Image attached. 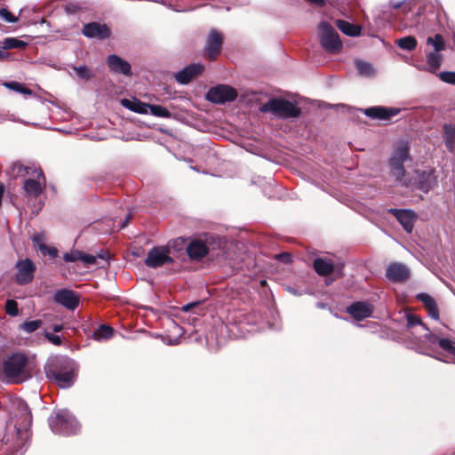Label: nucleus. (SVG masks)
<instances>
[{"mask_svg": "<svg viewBox=\"0 0 455 455\" xmlns=\"http://www.w3.org/2000/svg\"><path fill=\"white\" fill-rule=\"evenodd\" d=\"M440 347L450 354L455 355V341L453 340H441Z\"/></svg>", "mask_w": 455, "mask_h": 455, "instance_id": "obj_43", "label": "nucleus"}, {"mask_svg": "<svg viewBox=\"0 0 455 455\" xmlns=\"http://www.w3.org/2000/svg\"><path fill=\"white\" fill-rule=\"evenodd\" d=\"M314 269L319 275H329L333 274L335 278L342 276V269L344 264L341 262H334L330 258H316L313 263Z\"/></svg>", "mask_w": 455, "mask_h": 455, "instance_id": "obj_8", "label": "nucleus"}, {"mask_svg": "<svg viewBox=\"0 0 455 455\" xmlns=\"http://www.w3.org/2000/svg\"><path fill=\"white\" fill-rule=\"evenodd\" d=\"M36 267L32 260L26 259L17 263L16 282L19 284H26L32 281Z\"/></svg>", "mask_w": 455, "mask_h": 455, "instance_id": "obj_12", "label": "nucleus"}, {"mask_svg": "<svg viewBox=\"0 0 455 455\" xmlns=\"http://www.w3.org/2000/svg\"><path fill=\"white\" fill-rule=\"evenodd\" d=\"M222 44L223 36L221 33L215 29L211 30L204 48L205 54L210 59H214L220 52Z\"/></svg>", "mask_w": 455, "mask_h": 455, "instance_id": "obj_14", "label": "nucleus"}, {"mask_svg": "<svg viewBox=\"0 0 455 455\" xmlns=\"http://www.w3.org/2000/svg\"><path fill=\"white\" fill-rule=\"evenodd\" d=\"M439 78L450 84H455V72L451 71H443L438 74Z\"/></svg>", "mask_w": 455, "mask_h": 455, "instance_id": "obj_39", "label": "nucleus"}, {"mask_svg": "<svg viewBox=\"0 0 455 455\" xmlns=\"http://www.w3.org/2000/svg\"><path fill=\"white\" fill-rule=\"evenodd\" d=\"M288 291L293 294H297L293 288H289Z\"/></svg>", "mask_w": 455, "mask_h": 455, "instance_id": "obj_58", "label": "nucleus"}, {"mask_svg": "<svg viewBox=\"0 0 455 455\" xmlns=\"http://www.w3.org/2000/svg\"><path fill=\"white\" fill-rule=\"evenodd\" d=\"M318 29L322 46L331 53L339 52L342 48V43L337 31L326 22H321Z\"/></svg>", "mask_w": 455, "mask_h": 455, "instance_id": "obj_7", "label": "nucleus"}, {"mask_svg": "<svg viewBox=\"0 0 455 455\" xmlns=\"http://www.w3.org/2000/svg\"><path fill=\"white\" fill-rule=\"evenodd\" d=\"M107 64L111 71L118 74H122L124 76H131V65L119 56L116 54L109 55L107 58Z\"/></svg>", "mask_w": 455, "mask_h": 455, "instance_id": "obj_19", "label": "nucleus"}, {"mask_svg": "<svg viewBox=\"0 0 455 455\" xmlns=\"http://www.w3.org/2000/svg\"><path fill=\"white\" fill-rule=\"evenodd\" d=\"M422 177L424 178L426 175H427V178H426V180L424 182H420L419 188L423 190L424 192H427L432 185H433V179H432V174L429 172V173H426L425 172L421 173Z\"/></svg>", "mask_w": 455, "mask_h": 455, "instance_id": "obj_38", "label": "nucleus"}, {"mask_svg": "<svg viewBox=\"0 0 455 455\" xmlns=\"http://www.w3.org/2000/svg\"><path fill=\"white\" fill-rule=\"evenodd\" d=\"M44 337L50 341L52 342V344L56 345V346H60L61 345L62 341H61V338L60 336H57V335H54L51 332H48L46 331L44 333Z\"/></svg>", "mask_w": 455, "mask_h": 455, "instance_id": "obj_48", "label": "nucleus"}, {"mask_svg": "<svg viewBox=\"0 0 455 455\" xmlns=\"http://www.w3.org/2000/svg\"><path fill=\"white\" fill-rule=\"evenodd\" d=\"M73 70L76 72L77 76L83 80H89L92 77V72L86 66L73 67Z\"/></svg>", "mask_w": 455, "mask_h": 455, "instance_id": "obj_35", "label": "nucleus"}, {"mask_svg": "<svg viewBox=\"0 0 455 455\" xmlns=\"http://www.w3.org/2000/svg\"><path fill=\"white\" fill-rule=\"evenodd\" d=\"M4 194V187L0 185V205L2 204V198Z\"/></svg>", "mask_w": 455, "mask_h": 455, "instance_id": "obj_56", "label": "nucleus"}, {"mask_svg": "<svg viewBox=\"0 0 455 455\" xmlns=\"http://www.w3.org/2000/svg\"><path fill=\"white\" fill-rule=\"evenodd\" d=\"M33 172L36 174L37 180H26L24 182V189L27 194L36 197L41 194L44 188L45 187V177L40 169H34Z\"/></svg>", "mask_w": 455, "mask_h": 455, "instance_id": "obj_13", "label": "nucleus"}, {"mask_svg": "<svg viewBox=\"0 0 455 455\" xmlns=\"http://www.w3.org/2000/svg\"><path fill=\"white\" fill-rule=\"evenodd\" d=\"M80 252L79 251H75L69 253H65L63 256V259L67 262H76L80 260Z\"/></svg>", "mask_w": 455, "mask_h": 455, "instance_id": "obj_46", "label": "nucleus"}, {"mask_svg": "<svg viewBox=\"0 0 455 455\" xmlns=\"http://www.w3.org/2000/svg\"><path fill=\"white\" fill-rule=\"evenodd\" d=\"M32 170L31 168L24 167L23 165L20 164H14L12 165V172L16 175H23L24 172L27 174H30L29 171Z\"/></svg>", "mask_w": 455, "mask_h": 455, "instance_id": "obj_47", "label": "nucleus"}, {"mask_svg": "<svg viewBox=\"0 0 455 455\" xmlns=\"http://www.w3.org/2000/svg\"><path fill=\"white\" fill-rule=\"evenodd\" d=\"M5 311L12 316H16L19 313L18 303L13 299H8L5 303Z\"/></svg>", "mask_w": 455, "mask_h": 455, "instance_id": "obj_37", "label": "nucleus"}, {"mask_svg": "<svg viewBox=\"0 0 455 455\" xmlns=\"http://www.w3.org/2000/svg\"><path fill=\"white\" fill-rule=\"evenodd\" d=\"M388 212L397 219L404 230L408 233L411 232L417 219L416 214L412 211L390 209Z\"/></svg>", "mask_w": 455, "mask_h": 455, "instance_id": "obj_17", "label": "nucleus"}, {"mask_svg": "<svg viewBox=\"0 0 455 455\" xmlns=\"http://www.w3.org/2000/svg\"><path fill=\"white\" fill-rule=\"evenodd\" d=\"M4 50V49H3V47L2 48L0 47V60H3L9 56V54L7 52H5Z\"/></svg>", "mask_w": 455, "mask_h": 455, "instance_id": "obj_52", "label": "nucleus"}, {"mask_svg": "<svg viewBox=\"0 0 455 455\" xmlns=\"http://www.w3.org/2000/svg\"><path fill=\"white\" fill-rule=\"evenodd\" d=\"M409 151L410 147L408 142L400 141L395 146L388 164L390 174L395 179L396 181L406 187L410 185V182L406 179L404 164L408 161H411Z\"/></svg>", "mask_w": 455, "mask_h": 455, "instance_id": "obj_2", "label": "nucleus"}, {"mask_svg": "<svg viewBox=\"0 0 455 455\" xmlns=\"http://www.w3.org/2000/svg\"><path fill=\"white\" fill-rule=\"evenodd\" d=\"M386 275L392 282H403L409 278L410 269L403 263L394 262L387 267Z\"/></svg>", "mask_w": 455, "mask_h": 455, "instance_id": "obj_15", "label": "nucleus"}, {"mask_svg": "<svg viewBox=\"0 0 455 455\" xmlns=\"http://www.w3.org/2000/svg\"><path fill=\"white\" fill-rule=\"evenodd\" d=\"M427 44L433 47L432 52H437L441 53V52L445 49V43L443 37L441 35L428 36L427 38Z\"/></svg>", "mask_w": 455, "mask_h": 455, "instance_id": "obj_27", "label": "nucleus"}, {"mask_svg": "<svg viewBox=\"0 0 455 455\" xmlns=\"http://www.w3.org/2000/svg\"><path fill=\"white\" fill-rule=\"evenodd\" d=\"M396 44L401 49L412 51L417 46V40L413 36H408L398 39Z\"/></svg>", "mask_w": 455, "mask_h": 455, "instance_id": "obj_31", "label": "nucleus"}, {"mask_svg": "<svg viewBox=\"0 0 455 455\" xmlns=\"http://www.w3.org/2000/svg\"><path fill=\"white\" fill-rule=\"evenodd\" d=\"M200 302H192V303H188L187 305H184L182 307V311L184 312H188L189 310H191L192 308L197 307L199 305Z\"/></svg>", "mask_w": 455, "mask_h": 455, "instance_id": "obj_51", "label": "nucleus"}, {"mask_svg": "<svg viewBox=\"0 0 455 455\" xmlns=\"http://www.w3.org/2000/svg\"><path fill=\"white\" fill-rule=\"evenodd\" d=\"M47 379L54 381L62 388L69 387L75 381L73 368L68 363H51L45 367Z\"/></svg>", "mask_w": 455, "mask_h": 455, "instance_id": "obj_5", "label": "nucleus"}, {"mask_svg": "<svg viewBox=\"0 0 455 455\" xmlns=\"http://www.w3.org/2000/svg\"><path fill=\"white\" fill-rule=\"evenodd\" d=\"M43 324L42 320H32L23 323L20 328L27 333H32L33 331L39 329Z\"/></svg>", "mask_w": 455, "mask_h": 455, "instance_id": "obj_33", "label": "nucleus"}, {"mask_svg": "<svg viewBox=\"0 0 455 455\" xmlns=\"http://www.w3.org/2000/svg\"><path fill=\"white\" fill-rule=\"evenodd\" d=\"M187 252L190 259H201L206 254H208L209 250L205 244L201 240H194L189 243L187 247Z\"/></svg>", "mask_w": 455, "mask_h": 455, "instance_id": "obj_23", "label": "nucleus"}, {"mask_svg": "<svg viewBox=\"0 0 455 455\" xmlns=\"http://www.w3.org/2000/svg\"><path fill=\"white\" fill-rule=\"evenodd\" d=\"M262 113H271L280 118H294L299 116L300 109L293 102L283 99H271L259 108Z\"/></svg>", "mask_w": 455, "mask_h": 455, "instance_id": "obj_4", "label": "nucleus"}, {"mask_svg": "<svg viewBox=\"0 0 455 455\" xmlns=\"http://www.w3.org/2000/svg\"><path fill=\"white\" fill-rule=\"evenodd\" d=\"M372 310V306L367 302H355L347 307V312L356 320L369 317Z\"/></svg>", "mask_w": 455, "mask_h": 455, "instance_id": "obj_21", "label": "nucleus"}, {"mask_svg": "<svg viewBox=\"0 0 455 455\" xmlns=\"http://www.w3.org/2000/svg\"><path fill=\"white\" fill-rule=\"evenodd\" d=\"M52 330L54 332H60V331L63 330V325L62 324H54L52 326Z\"/></svg>", "mask_w": 455, "mask_h": 455, "instance_id": "obj_53", "label": "nucleus"}, {"mask_svg": "<svg viewBox=\"0 0 455 455\" xmlns=\"http://www.w3.org/2000/svg\"><path fill=\"white\" fill-rule=\"evenodd\" d=\"M148 111L155 116L158 117H169L171 116L169 110H167L165 108L159 106V105H150L148 108Z\"/></svg>", "mask_w": 455, "mask_h": 455, "instance_id": "obj_34", "label": "nucleus"}, {"mask_svg": "<svg viewBox=\"0 0 455 455\" xmlns=\"http://www.w3.org/2000/svg\"><path fill=\"white\" fill-rule=\"evenodd\" d=\"M336 26L338 28L348 36H357L361 34V27L352 24L348 21L337 20Z\"/></svg>", "mask_w": 455, "mask_h": 455, "instance_id": "obj_25", "label": "nucleus"}, {"mask_svg": "<svg viewBox=\"0 0 455 455\" xmlns=\"http://www.w3.org/2000/svg\"><path fill=\"white\" fill-rule=\"evenodd\" d=\"M49 426L53 433L64 435H75L80 428L76 418L67 410H60L50 417Z\"/></svg>", "mask_w": 455, "mask_h": 455, "instance_id": "obj_3", "label": "nucleus"}, {"mask_svg": "<svg viewBox=\"0 0 455 455\" xmlns=\"http://www.w3.org/2000/svg\"><path fill=\"white\" fill-rule=\"evenodd\" d=\"M417 298L419 299V300H420L424 304L426 308L431 307L436 305L434 299L427 293H420L417 296Z\"/></svg>", "mask_w": 455, "mask_h": 455, "instance_id": "obj_40", "label": "nucleus"}, {"mask_svg": "<svg viewBox=\"0 0 455 455\" xmlns=\"http://www.w3.org/2000/svg\"><path fill=\"white\" fill-rule=\"evenodd\" d=\"M4 380L7 383L20 384L31 378L28 357L23 353H13L3 362Z\"/></svg>", "mask_w": 455, "mask_h": 455, "instance_id": "obj_1", "label": "nucleus"}, {"mask_svg": "<svg viewBox=\"0 0 455 455\" xmlns=\"http://www.w3.org/2000/svg\"><path fill=\"white\" fill-rule=\"evenodd\" d=\"M172 261L173 259L170 256V249L168 247L156 246L148 252L145 264L149 267L157 268Z\"/></svg>", "mask_w": 455, "mask_h": 455, "instance_id": "obj_9", "label": "nucleus"}, {"mask_svg": "<svg viewBox=\"0 0 455 455\" xmlns=\"http://www.w3.org/2000/svg\"><path fill=\"white\" fill-rule=\"evenodd\" d=\"M54 301L68 310H75L80 301L79 295L68 289H60L55 291L53 296Z\"/></svg>", "mask_w": 455, "mask_h": 455, "instance_id": "obj_11", "label": "nucleus"}, {"mask_svg": "<svg viewBox=\"0 0 455 455\" xmlns=\"http://www.w3.org/2000/svg\"><path fill=\"white\" fill-rule=\"evenodd\" d=\"M0 17L10 23H14L18 21V18L13 16L6 8L0 9Z\"/></svg>", "mask_w": 455, "mask_h": 455, "instance_id": "obj_44", "label": "nucleus"}, {"mask_svg": "<svg viewBox=\"0 0 455 455\" xmlns=\"http://www.w3.org/2000/svg\"><path fill=\"white\" fill-rule=\"evenodd\" d=\"M14 430L16 432V442L13 448H18L16 450V452L19 451L20 449L24 445V439L27 437V432L21 431L19 428L14 427Z\"/></svg>", "mask_w": 455, "mask_h": 455, "instance_id": "obj_36", "label": "nucleus"}, {"mask_svg": "<svg viewBox=\"0 0 455 455\" xmlns=\"http://www.w3.org/2000/svg\"><path fill=\"white\" fill-rule=\"evenodd\" d=\"M237 96L236 91L226 84L212 87L207 92V99L213 103L233 101Z\"/></svg>", "mask_w": 455, "mask_h": 455, "instance_id": "obj_10", "label": "nucleus"}, {"mask_svg": "<svg viewBox=\"0 0 455 455\" xmlns=\"http://www.w3.org/2000/svg\"><path fill=\"white\" fill-rule=\"evenodd\" d=\"M113 329L107 325H101L94 333L93 338L98 341L109 339L113 335Z\"/></svg>", "mask_w": 455, "mask_h": 455, "instance_id": "obj_30", "label": "nucleus"}, {"mask_svg": "<svg viewBox=\"0 0 455 455\" xmlns=\"http://www.w3.org/2000/svg\"><path fill=\"white\" fill-rule=\"evenodd\" d=\"M83 34L90 38L106 39L110 36V31L106 25L92 22L84 26Z\"/></svg>", "mask_w": 455, "mask_h": 455, "instance_id": "obj_20", "label": "nucleus"}, {"mask_svg": "<svg viewBox=\"0 0 455 455\" xmlns=\"http://www.w3.org/2000/svg\"><path fill=\"white\" fill-rule=\"evenodd\" d=\"M355 64L358 73L361 76H371L375 73L372 65L369 62H366V61H363L361 60H355Z\"/></svg>", "mask_w": 455, "mask_h": 455, "instance_id": "obj_29", "label": "nucleus"}, {"mask_svg": "<svg viewBox=\"0 0 455 455\" xmlns=\"http://www.w3.org/2000/svg\"><path fill=\"white\" fill-rule=\"evenodd\" d=\"M400 112L399 108H385V107H371L364 110V114L372 118L379 120H388L392 116H396Z\"/></svg>", "mask_w": 455, "mask_h": 455, "instance_id": "obj_18", "label": "nucleus"}, {"mask_svg": "<svg viewBox=\"0 0 455 455\" xmlns=\"http://www.w3.org/2000/svg\"><path fill=\"white\" fill-rule=\"evenodd\" d=\"M80 261H82L86 267L96 264L97 257L92 254L80 252Z\"/></svg>", "mask_w": 455, "mask_h": 455, "instance_id": "obj_42", "label": "nucleus"}, {"mask_svg": "<svg viewBox=\"0 0 455 455\" xmlns=\"http://www.w3.org/2000/svg\"><path fill=\"white\" fill-rule=\"evenodd\" d=\"M407 321V327L413 329L411 333L419 334V337H416L417 341L427 345L429 348H433L435 345L440 347L441 340H450L449 339H441L432 333L417 315H409Z\"/></svg>", "mask_w": 455, "mask_h": 455, "instance_id": "obj_6", "label": "nucleus"}, {"mask_svg": "<svg viewBox=\"0 0 455 455\" xmlns=\"http://www.w3.org/2000/svg\"><path fill=\"white\" fill-rule=\"evenodd\" d=\"M427 310L428 315L432 318L438 319V308H437L436 305L433 306L431 307H427Z\"/></svg>", "mask_w": 455, "mask_h": 455, "instance_id": "obj_49", "label": "nucleus"}, {"mask_svg": "<svg viewBox=\"0 0 455 455\" xmlns=\"http://www.w3.org/2000/svg\"><path fill=\"white\" fill-rule=\"evenodd\" d=\"M4 86L12 91L22 93L24 95H31L32 94V91L30 89L25 87L22 84L18 83V82L5 83Z\"/></svg>", "mask_w": 455, "mask_h": 455, "instance_id": "obj_32", "label": "nucleus"}, {"mask_svg": "<svg viewBox=\"0 0 455 455\" xmlns=\"http://www.w3.org/2000/svg\"><path fill=\"white\" fill-rule=\"evenodd\" d=\"M3 49H23L27 46V43L15 37H6L3 40Z\"/></svg>", "mask_w": 455, "mask_h": 455, "instance_id": "obj_28", "label": "nucleus"}, {"mask_svg": "<svg viewBox=\"0 0 455 455\" xmlns=\"http://www.w3.org/2000/svg\"><path fill=\"white\" fill-rule=\"evenodd\" d=\"M3 442L5 443V444H8L10 443V437H9V435H5L3 438Z\"/></svg>", "mask_w": 455, "mask_h": 455, "instance_id": "obj_55", "label": "nucleus"}, {"mask_svg": "<svg viewBox=\"0 0 455 455\" xmlns=\"http://www.w3.org/2000/svg\"><path fill=\"white\" fill-rule=\"evenodd\" d=\"M427 66L417 65L419 70H427L435 74L440 68L443 61V55L437 52H429L427 53Z\"/></svg>", "mask_w": 455, "mask_h": 455, "instance_id": "obj_22", "label": "nucleus"}, {"mask_svg": "<svg viewBox=\"0 0 455 455\" xmlns=\"http://www.w3.org/2000/svg\"><path fill=\"white\" fill-rule=\"evenodd\" d=\"M40 251L43 255H49L51 258H56L58 256V250L54 247L42 245Z\"/></svg>", "mask_w": 455, "mask_h": 455, "instance_id": "obj_45", "label": "nucleus"}, {"mask_svg": "<svg viewBox=\"0 0 455 455\" xmlns=\"http://www.w3.org/2000/svg\"><path fill=\"white\" fill-rule=\"evenodd\" d=\"M121 104L124 108L136 113L147 114L148 112L149 104L141 102L138 100L123 99L121 100Z\"/></svg>", "mask_w": 455, "mask_h": 455, "instance_id": "obj_24", "label": "nucleus"}, {"mask_svg": "<svg viewBox=\"0 0 455 455\" xmlns=\"http://www.w3.org/2000/svg\"><path fill=\"white\" fill-rule=\"evenodd\" d=\"M443 138L446 147L449 150H452L455 141V126L452 124H445L443 126Z\"/></svg>", "mask_w": 455, "mask_h": 455, "instance_id": "obj_26", "label": "nucleus"}, {"mask_svg": "<svg viewBox=\"0 0 455 455\" xmlns=\"http://www.w3.org/2000/svg\"><path fill=\"white\" fill-rule=\"evenodd\" d=\"M34 245L37 247V249L40 251L42 245H46L44 243L46 240V235L44 233H36L32 237Z\"/></svg>", "mask_w": 455, "mask_h": 455, "instance_id": "obj_41", "label": "nucleus"}, {"mask_svg": "<svg viewBox=\"0 0 455 455\" xmlns=\"http://www.w3.org/2000/svg\"><path fill=\"white\" fill-rule=\"evenodd\" d=\"M129 219H130V216H127L125 220L121 225L120 228H124L128 224Z\"/></svg>", "mask_w": 455, "mask_h": 455, "instance_id": "obj_57", "label": "nucleus"}, {"mask_svg": "<svg viewBox=\"0 0 455 455\" xmlns=\"http://www.w3.org/2000/svg\"><path fill=\"white\" fill-rule=\"evenodd\" d=\"M276 258L279 260H282L283 262L289 263L291 262V255L289 253H281L276 256Z\"/></svg>", "mask_w": 455, "mask_h": 455, "instance_id": "obj_50", "label": "nucleus"}, {"mask_svg": "<svg viewBox=\"0 0 455 455\" xmlns=\"http://www.w3.org/2000/svg\"><path fill=\"white\" fill-rule=\"evenodd\" d=\"M204 65L200 63L191 64L185 67L182 70L177 72L174 76L180 84H185L201 74L204 71Z\"/></svg>", "mask_w": 455, "mask_h": 455, "instance_id": "obj_16", "label": "nucleus"}, {"mask_svg": "<svg viewBox=\"0 0 455 455\" xmlns=\"http://www.w3.org/2000/svg\"><path fill=\"white\" fill-rule=\"evenodd\" d=\"M403 3L402 2H397V3H395L392 4V7L394 9H399L401 6H402Z\"/></svg>", "mask_w": 455, "mask_h": 455, "instance_id": "obj_54", "label": "nucleus"}]
</instances>
